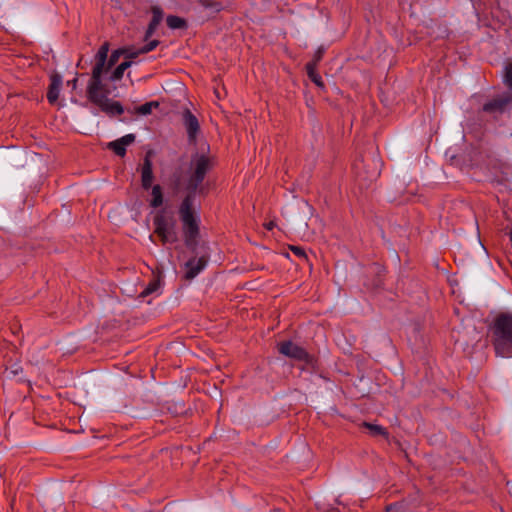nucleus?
Returning <instances> with one entry per match:
<instances>
[{
  "label": "nucleus",
  "mask_w": 512,
  "mask_h": 512,
  "mask_svg": "<svg viewBox=\"0 0 512 512\" xmlns=\"http://www.w3.org/2000/svg\"><path fill=\"white\" fill-rule=\"evenodd\" d=\"M77 78H74L72 81H69L68 84L72 85V88L75 89L77 86Z\"/></svg>",
  "instance_id": "nucleus-25"
},
{
  "label": "nucleus",
  "mask_w": 512,
  "mask_h": 512,
  "mask_svg": "<svg viewBox=\"0 0 512 512\" xmlns=\"http://www.w3.org/2000/svg\"><path fill=\"white\" fill-rule=\"evenodd\" d=\"M131 61H124L121 64H119L112 72H108L106 75V81L115 82L120 80L123 77V74L126 69H128L131 66Z\"/></svg>",
  "instance_id": "nucleus-13"
},
{
  "label": "nucleus",
  "mask_w": 512,
  "mask_h": 512,
  "mask_svg": "<svg viewBox=\"0 0 512 512\" xmlns=\"http://www.w3.org/2000/svg\"><path fill=\"white\" fill-rule=\"evenodd\" d=\"M158 44H159V42L157 40H152L148 44L144 45L141 48V51L143 54L148 53V52L154 50Z\"/></svg>",
  "instance_id": "nucleus-23"
},
{
  "label": "nucleus",
  "mask_w": 512,
  "mask_h": 512,
  "mask_svg": "<svg viewBox=\"0 0 512 512\" xmlns=\"http://www.w3.org/2000/svg\"><path fill=\"white\" fill-rule=\"evenodd\" d=\"M62 87V77L59 74H53L50 77V85L47 92V99L50 104L57 103Z\"/></svg>",
  "instance_id": "nucleus-9"
},
{
  "label": "nucleus",
  "mask_w": 512,
  "mask_h": 512,
  "mask_svg": "<svg viewBox=\"0 0 512 512\" xmlns=\"http://www.w3.org/2000/svg\"><path fill=\"white\" fill-rule=\"evenodd\" d=\"M135 136L133 134H127L118 140L110 142L108 147L111 148L117 155L124 156L126 153V147L133 143Z\"/></svg>",
  "instance_id": "nucleus-11"
},
{
  "label": "nucleus",
  "mask_w": 512,
  "mask_h": 512,
  "mask_svg": "<svg viewBox=\"0 0 512 512\" xmlns=\"http://www.w3.org/2000/svg\"><path fill=\"white\" fill-rule=\"evenodd\" d=\"M274 224L272 222L267 224V229L271 230L273 228Z\"/></svg>",
  "instance_id": "nucleus-26"
},
{
  "label": "nucleus",
  "mask_w": 512,
  "mask_h": 512,
  "mask_svg": "<svg viewBox=\"0 0 512 512\" xmlns=\"http://www.w3.org/2000/svg\"><path fill=\"white\" fill-rule=\"evenodd\" d=\"M207 257H194L185 263V278L193 279L196 277L206 266Z\"/></svg>",
  "instance_id": "nucleus-7"
},
{
  "label": "nucleus",
  "mask_w": 512,
  "mask_h": 512,
  "mask_svg": "<svg viewBox=\"0 0 512 512\" xmlns=\"http://www.w3.org/2000/svg\"><path fill=\"white\" fill-rule=\"evenodd\" d=\"M307 73L309 78L317 85V86H323L321 77L316 73L314 64H308L307 65Z\"/></svg>",
  "instance_id": "nucleus-19"
},
{
  "label": "nucleus",
  "mask_w": 512,
  "mask_h": 512,
  "mask_svg": "<svg viewBox=\"0 0 512 512\" xmlns=\"http://www.w3.org/2000/svg\"><path fill=\"white\" fill-rule=\"evenodd\" d=\"M279 351L281 354L296 359L308 361V354L300 346L294 344L291 341L282 342L279 345Z\"/></svg>",
  "instance_id": "nucleus-6"
},
{
  "label": "nucleus",
  "mask_w": 512,
  "mask_h": 512,
  "mask_svg": "<svg viewBox=\"0 0 512 512\" xmlns=\"http://www.w3.org/2000/svg\"><path fill=\"white\" fill-rule=\"evenodd\" d=\"M510 95L499 96L483 106V110L487 113H502L510 103Z\"/></svg>",
  "instance_id": "nucleus-8"
},
{
  "label": "nucleus",
  "mask_w": 512,
  "mask_h": 512,
  "mask_svg": "<svg viewBox=\"0 0 512 512\" xmlns=\"http://www.w3.org/2000/svg\"><path fill=\"white\" fill-rule=\"evenodd\" d=\"M203 4H204L206 7H212V5H211L210 3H208V2H206V1H205V2H203Z\"/></svg>",
  "instance_id": "nucleus-27"
},
{
  "label": "nucleus",
  "mask_w": 512,
  "mask_h": 512,
  "mask_svg": "<svg viewBox=\"0 0 512 512\" xmlns=\"http://www.w3.org/2000/svg\"><path fill=\"white\" fill-rule=\"evenodd\" d=\"M183 123L190 141H194L199 131V122L197 118L189 110H186L183 113Z\"/></svg>",
  "instance_id": "nucleus-10"
},
{
  "label": "nucleus",
  "mask_w": 512,
  "mask_h": 512,
  "mask_svg": "<svg viewBox=\"0 0 512 512\" xmlns=\"http://www.w3.org/2000/svg\"><path fill=\"white\" fill-rule=\"evenodd\" d=\"M193 201V195L189 194L185 197L180 207V215L183 222L187 246H192L198 235V222L192 210Z\"/></svg>",
  "instance_id": "nucleus-3"
},
{
  "label": "nucleus",
  "mask_w": 512,
  "mask_h": 512,
  "mask_svg": "<svg viewBox=\"0 0 512 512\" xmlns=\"http://www.w3.org/2000/svg\"><path fill=\"white\" fill-rule=\"evenodd\" d=\"M162 19V13L158 8L153 9V18L148 26V29L146 31V38H149L157 29L159 23Z\"/></svg>",
  "instance_id": "nucleus-15"
},
{
  "label": "nucleus",
  "mask_w": 512,
  "mask_h": 512,
  "mask_svg": "<svg viewBox=\"0 0 512 512\" xmlns=\"http://www.w3.org/2000/svg\"><path fill=\"white\" fill-rule=\"evenodd\" d=\"M159 103L156 101L147 102L136 108V112L141 115H149L151 114L154 108H157Z\"/></svg>",
  "instance_id": "nucleus-17"
},
{
  "label": "nucleus",
  "mask_w": 512,
  "mask_h": 512,
  "mask_svg": "<svg viewBox=\"0 0 512 512\" xmlns=\"http://www.w3.org/2000/svg\"><path fill=\"white\" fill-rule=\"evenodd\" d=\"M151 199L149 201L150 206L158 208L163 204V193L160 185L151 186Z\"/></svg>",
  "instance_id": "nucleus-14"
},
{
  "label": "nucleus",
  "mask_w": 512,
  "mask_h": 512,
  "mask_svg": "<svg viewBox=\"0 0 512 512\" xmlns=\"http://www.w3.org/2000/svg\"><path fill=\"white\" fill-rule=\"evenodd\" d=\"M109 46L104 43L95 56V65L92 69L91 78L87 84V97L90 102L99 107L102 112L110 116L121 115L124 112L123 106L118 101L108 98L111 93L106 83V75L111 68L118 62L122 49L112 52L108 57Z\"/></svg>",
  "instance_id": "nucleus-1"
},
{
  "label": "nucleus",
  "mask_w": 512,
  "mask_h": 512,
  "mask_svg": "<svg viewBox=\"0 0 512 512\" xmlns=\"http://www.w3.org/2000/svg\"><path fill=\"white\" fill-rule=\"evenodd\" d=\"M214 8H215L216 10H219V9H220V6H219V5H216Z\"/></svg>",
  "instance_id": "nucleus-28"
},
{
  "label": "nucleus",
  "mask_w": 512,
  "mask_h": 512,
  "mask_svg": "<svg viewBox=\"0 0 512 512\" xmlns=\"http://www.w3.org/2000/svg\"><path fill=\"white\" fill-rule=\"evenodd\" d=\"M167 25L172 29H179L185 26V21L177 16H168Z\"/></svg>",
  "instance_id": "nucleus-18"
},
{
  "label": "nucleus",
  "mask_w": 512,
  "mask_h": 512,
  "mask_svg": "<svg viewBox=\"0 0 512 512\" xmlns=\"http://www.w3.org/2000/svg\"><path fill=\"white\" fill-rule=\"evenodd\" d=\"M159 290H160L159 280H153L146 286V288L143 289V291H141L140 297L144 298L148 295L158 294Z\"/></svg>",
  "instance_id": "nucleus-16"
},
{
  "label": "nucleus",
  "mask_w": 512,
  "mask_h": 512,
  "mask_svg": "<svg viewBox=\"0 0 512 512\" xmlns=\"http://www.w3.org/2000/svg\"><path fill=\"white\" fill-rule=\"evenodd\" d=\"M210 165H211L210 159L204 153L196 154L195 156L192 157L191 167H190V169L192 171V176L190 179V187L193 190H196L198 185L203 181L206 172L210 168Z\"/></svg>",
  "instance_id": "nucleus-4"
},
{
  "label": "nucleus",
  "mask_w": 512,
  "mask_h": 512,
  "mask_svg": "<svg viewBox=\"0 0 512 512\" xmlns=\"http://www.w3.org/2000/svg\"><path fill=\"white\" fill-rule=\"evenodd\" d=\"M495 350L501 357L512 356V314L502 313L493 324Z\"/></svg>",
  "instance_id": "nucleus-2"
},
{
  "label": "nucleus",
  "mask_w": 512,
  "mask_h": 512,
  "mask_svg": "<svg viewBox=\"0 0 512 512\" xmlns=\"http://www.w3.org/2000/svg\"><path fill=\"white\" fill-rule=\"evenodd\" d=\"M123 55H125V58L128 59L127 61H130V59L136 58L138 55L143 54L140 49L135 48H124Z\"/></svg>",
  "instance_id": "nucleus-20"
},
{
  "label": "nucleus",
  "mask_w": 512,
  "mask_h": 512,
  "mask_svg": "<svg viewBox=\"0 0 512 512\" xmlns=\"http://www.w3.org/2000/svg\"><path fill=\"white\" fill-rule=\"evenodd\" d=\"M155 233L161 238L164 243H172L176 241V232L174 223L168 220L163 213H160L154 218Z\"/></svg>",
  "instance_id": "nucleus-5"
},
{
  "label": "nucleus",
  "mask_w": 512,
  "mask_h": 512,
  "mask_svg": "<svg viewBox=\"0 0 512 512\" xmlns=\"http://www.w3.org/2000/svg\"><path fill=\"white\" fill-rule=\"evenodd\" d=\"M153 178L152 162L149 157H145L141 167V185L143 189L148 190L151 188Z\"/></svg>",
  "instance_id": "nucleus-12"
},
{
  "label": "nucleus",
  "mask_w": 512,
  "mask_h": 512,
  "mask_svg": "<svg viewBox=\"0 0 512 512\" xmlns=\"http://www.w3.org/2000/svg\"><path fill=\"white\" fill-rule=\"evenodd\" d=\"M504 82L507 86L512 88V63L504 67Z\"/></svg>",
  "instance_id": "nucleus-21"
},
{
  "label": "nucleus",
  "mask_w": 512,
  "mask_h": 512,
  "mask_svg": "<svg viewBox=\"0 0 512 512\" xmlns=\"http://www.w3.org/2000/svg\"><path fill=\"white\" fill-rule=\"evenodd\" d=\"M292 251L296 254V255H304V252L303 250L300 248V247H293L292 248Z\"/></svg>",
  "instance_id": "nucleus-24"
},
{
  "label": "nucleus",
  "mask_w": 512,
  "mask_h": 512,
  "mask_svg": "<svg viewBox=\"0 0 512 512\" xmlns=\"http://www.w3.org/2000/svg\"><path fill=\"white\" fill-rule=\"evenodd\" d=\"M364 425L375 435L385 434V429L382 426L369 423H365Z\"/></svg>",
  "instance_id": "nucleus-22"
}]
</instances>
